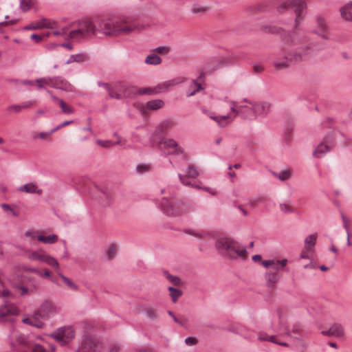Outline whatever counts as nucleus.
<instances>
[{"mask_svg": "<svg viewBox=\"0 0 352 352\" xmlns=\"http://www.w3.org/2000/svg\"><path fill=\"white\" fill-rule=\"evenodd\" d=\"M318 234H311L305 237L304 247L300 251L299 259L308 260L309 263L304 265V268H315L316 265L313 262L315 254V246L316 244Z\"/></svg>", "mask_w": 352, "mask_h": 352, "instance_id": "nucleus-10", "label": "nucleus"}, {"mask_svg": "<svg viewBox=\"0 0 352 352\" xmlns=\"http://www.w3.org/2000/svg\"><path fill=\"white\" fill-rule=\"evenodd\" d=\"M217 62L219 66L226 65L231 63V59L229 57L222 56L218 59Z\"/></svg>", "mask_w": 352, "mask_h": 352, "instance_id": "nucleus-59", "label": "nucleus"}, {"mask_svg": "<svg viewBox=\"0 0 352 352\" xmlns=\"http://www.w3.org/2000/svg\"><path fill=\"white\" fill-rule=\"evenodd\" d=\"M97 144L99 146L105 148H109L115 146V144L111 140H96Z\"/></svg>", "mask_w": 352, "mask_h": 352, "instance_id": "nucleus-51", "label": "nucleus"}, {"mask_svg": "<svg viewBox=\"0 0 352 352\" xmlns=\"http://www.w3.org/2000/svg\"><path fill=\"white\" fill-rule=\"evenodd\" d=\"M185 232L186 234L193 236L197 239H203L205 237V234L203 232L196 230L188 229V230H185Z\"/></svg>", "mask_w": 352, "mask_h": 352, "instance_id": "nucleus-49", "label": "nucleus"}, {"mask_svg": "<svg viewBox=\"0 0 352 352\" xmlns=\"http://www.w3.org/2000/svg\"><path fill=\"white\" fill-rule=\"evenodd\" d=\"M198 175L199 173L196 167L192 164H190L188 167L186 173L185 175L179 174V177L181 183L184 186H190L197 189H203L211 195H216V191L214 189L206 187H201L196 182H192L197 178Z\"/></svg>", "mask_w": 352, "mask_h": 352, "instance_id": "nucleus-13", "label": "nucleus"}, {"mask_svg": "<svg viewBox=\"0 0 352 352\" xmlns=\"http://www.w3.org/2000/svg\"><path fill=\"white\" fill-rule=\"evenodd\" d=\"M164 106V102L162 100H153L148 101L145 106L142 107V113L146 114L149 111H156L162 109Z\"/></svg>", "mask_w": 352, "mask_h": 352, "instance_id": "nucleus-27", "label": "nucleus"}, {"mask_svg": "<svg viewBox=\"0 0 352 352\" xmlns=\"http://www.w3.org/2000/svg\"><path fill=\"white\" fill-rule=\"evenodd\" d=\"M247 104H238L232 100H224L219 103L217 111L219 113L226 114L217 115L212 111L202 107V113L216 122L221 128L229 125L238 115L248 120H256L258 117L265 116L270 111L272 104L267 101L250 102L244 100Z\"/></svg>", "mask_w": 352, "mask_h": 352, "instance_id": "nucleus-1", "label": "nucleus"}, {"mask_svg": "<svg viewBox=\"0 0 352 352\" xmlns=\"http://www.w3.org/2000/svg\"><path fill=\"white\" fill-rule=\"evenodd\" d=\"M0 206L4 211L10 212L13 216H17V213L10 205L7 204H1Z\"/></svg>", "mask_w": 352, "mask_h": 352, "instance_id": "nucleus-57", "label": "nucleus"}, {"mask_svg": "<svg viewBox=\"0 0 352 352\" xmlns=\"http://www.w3.org/2000/svg\"><path fill=\"white\" fill-rule=\"evenodd\" d=\"M352 8V1L346 3L340 8V14L342 19L346 21H352V14L351 10Z\"/></svg>", "mask_w": 352, "mask_h": 352, "instance_id": "nucleus-32", "label": "nucleus"}, {"mask_svg": "<svg viewBox=\"0 0 352 352\" xmlns=\"http://www.w3.org/2000/svg\"><path fill=\"white\" fill-rule=\"evenodd\" d=\"M72 123H73V120L63 122L60 124L58 125L57 126H56L55 128L52 129V132H53V133H54L56 132L57 131L61 129L62 128L71 124Z\"/></svg>", "mask_w": 352, "mask_h": 352, "instance_id": "nucleus-60", "label": "nucleus"}, {"mask_svg": "<svg viewBox=\"0 0 352 352\" xmlns=\"http://www.w3.org/2000/svg\"><path fill=\"white\" fill-rule=\"evenodd\" d=\"M144 310L149 318L154 320L157 318V309L155 307L146 306Z\"/></svg>", "mask_w": 352, "mask_h": 352, "instance_id": "nucleus-42", "label": "nucleus"}, {"mask_svg": "<svg viewBox=\"0 0 352 352\" xmlns=\"http://www.w3.org/2000/svg\"><path fill=\"white\" fill-rule=\"evenodd\" d=\"M36 0H21V8L23 11L26 12L30 10L35 5Z\"/></svg>", "mask_w": 352, "mask_h": 352, "instance_id": "nucleus-43", "label": "nucleus"}, {"mask_svg": "<svg viewBox=\"0 0 352 352\" xmlns=\"http://www.w3.org/2000/svg\"><path fill=\"white\" fill-rule=\"evenodd\" d=\"M114 136L116 137V141L113 142L115 145H120L124 147L126 146V140L122 138L121 136L118 135L116 133L114 134Z\"/></svg>", "mask_w": 352, "mask_h": 352, "instance_id": "nucleus-58", "label": "nucleus"}, {"mask_svg": "<svg viewBox=\"0 0 352 352\" xmlns=\"http://www.w3.org/2000/svg\"><path fill=\"white\" fill-rule=\"evenodd\" d=\"M153 51L158 55L160 54L162 56H166L170 52V47L168 46H159L155 49Z\"/></svg>", "mask_w": 352, "mask_h": 352, "instance_id": "nucleus-47", "label": "nucleus"}, {"mask_svg": "<svg viewBox=\"0 0 352 352\" xmlns=\"http://www.w3.org/2000/svg\"><path fill=\"white\" fill-rule=\"evenodd\" d=\"M209 10V8L207 6H203L199 5H195L192 8V12L194 14H204Z\"/></svg>", "mask_w": 352, "mask_h": 352, "instance_id": "nucleus-50", "label": "nucleus"}, {"mask_svg": "<svg viewBox=\"0 0 352 352\" xmlns=\"http://www.w3.org/2000/svg\"><path fill=\"white\" fill-rule=\"evenodd\" d=\"M58 276L62 280L64 285L68 289H69L72 291H74V292H77L79 290L78 285L74 281H73L72 279L69 278L68 277H67L66 276H65L64 274H63L61 273L58 274Z\"/></svg>", "mask_w": 352, "mask_h": 352, "instance_id": "nucleus-33", "label": "nucleus"}, {"mask_svg": "<svg viewBox=\"0 0 352 352\" xmlns=\"http://www.w3.org/2000/svg\"><path fill=\"white\" fill-rule=\"evenodd\" d=\"M59 105L62 109V111L67 114H72L74 113V108L65 103L63 100H59Z\"/></svg>", "mask_w": 352, "mask_h": 352, "instance_id": "nucleus-45", "label": "nucleus"}, {"mask_svg": "<svg viewBox=\"0 0 352 352\" xmlns=\"http://www.w3.org/2000/svg\"><path fill=\"white\" fill-rule=\"evenodd\" d=\"M42 28H47L50 29V32H47L44 34H33L30 36V38L34 40L36 43H39L42 41L43 37L50 36L52 35L55 36L53 34L54 30H60L59 24L54 21H52L50 19H44L40 21H37L32 23L31 25L27 26L25 29L27 30H34V29H42Z\"/></svg>", "mask_w": 352, "mask_h": 352, "instance_id": "nucleus-11", "label": "nucleus"}, {"mask_svg": "<svg viewBox=\"0 0 352 352\" xmlns=\"http://www.w3.org/2000/svg\"><path fill=\"white\" fill-rule=\"evenodd\" d=\"M278 329L285 331V333L294 340L302 341L305 337V333L299 325H294L292 328L287 326V321L285 317L279 315L278 316Z\"/></svg>", "mask_w": 352, "mask_h": 352, "instance_id": "nucleus-16", "label": "nucleus"}, {"mask_svg": "<svg viewBox=\"0 0 352 352\" xmlns=\"http://www.w3.org/2000/svg\"><path fill=\"white\" fill-rule=\"evenodd\" d=\"M262 198H255L250 199L248 203L247 206L252 209L255 208L261 202H262Z\"/></svg>", "mask_w": 352, "mask_h": 352, "instance_id": "nucleus-55", "label": "nucleus"}, {"mask_svg": "<svg viewBox=\"0 0 352 352\" xmlns=\"http://www.w3.org/2000/svg\"><path fill=\"white\" fill-rule=\"evenodd\" d=\"M33 271L34 274H37L41 278H47L52 282H55V280L52 278V272L47 268H44L43 270H33Z\"/></svg>", "mask_w": 352, "mask_h": 352, "instance_id": "nucleus-38", "label": "nucleus"}, {"mask_svg": "<svg viewBox=\"0 0 352 352\" xmlns=\"http://www.w3.org/2000/svg\"><path fill=\"white\" fill-rule=\"evenodd\" d=\"M175 122L172 120H165L161 122L156 127L155 133L164 134L175 126Z\"/></svg>", "mask_w": 352, "mask_h": 352, "instance_id": "nucleus-26", "label": "nucleus"}, {"mask_svg": "<svg viewBox=\"0 0 352 352\" xmlns=\"http://www.w3.org/2000/svg\"><path fill=\"white\" fill-rule=\"evenodd\" d=\"M288 260L283 258L281 260L270 259L262 261V265L269 268L265 274V278L267 285L270 287H274L280 279L279 272L283 270L287 265Z\"/></svg>", "mask_w": 352, "mask_h": 352, "instance_id": "nucleus-8", "label": "nucleus"}, {"mask_svg": "<svg viewBox=\"0 0 352 352\" xmlns=\"http://www.w3.org/2000/svg\"><path fill=\"white\" fill-rule=\"evenodd\" d=\"M85 56L80 54L72 55L65 62V64L68 65L74 62H81L84 60Z\"/></svg>", "mask_w": 352, "mask_h": 352, "instance_id": "nucleus-52", "label": "nucleus"}, {"mask_svg": "<svg viewBox=\"0 0 352 352\" xmlns=\"http://www.w3.org/2000/svg\"><path fill=\"white\" fill-rule=\"evenodd\" d=\"M253 69L255 73H261L264 70V67L261 65H256Z\"/></svg>", "mask_w": 352, "mask_h": 352, "instance_id": "nucleus-64", "label": "nucleus"}, {"mask_svg": "<svg viewBox=\"0 0 352 352\" xmlns=\"http://www.w3.org/2000/svg\"><path fill=\"white\" fill-rule=\"evenodd\" d=\"M100 30L102 34L107 36H118L127 34L135 31L138 28L137 20L131 16H110L102 18L99 23Z\"/></svg>", "mask_w": 352, "mask_h": 352, "instance_id": "nucleus-2", "label": "nucleus"}, {"mask_svg": "<svg viewBox=\"0 0 352 352\" xmlns=\"http://www.w3.org/2000/svg\"><path fill=\"white\" fill-rule=\"evenodd\" d=\"M285 46L277 54L273 63L278 69L287 68L291 63L299 61L305 53V49L297 47L293 41L289 43V39L285 38Z\"/></svg>", "mask_w": 352, "mask_h": 352, "instance_id": "nucleus-6", "label": "nucleus"}, {"mask_svg": "<svg viewBox=\"0 0 352 352\" xmlns=\"http://www.w3.org/2000/svg\"><path fill=\"white\" fill-rule=\"evenodd\" d=\"M168 315L173 318V319L174 320V321L177 323H179L180 324H184V322L186 321V320H184V318H177L173 311H168Z\"/></svg>", "mask_w": 352, "mask_h": 352, "instance_id": "nucleus-61", "label": "nucleus"}, {"mask_svg": "<svg viewBox=\"0 0 352 352\" xmlns=\"http://www.w3.org/2000/svg\"><path fill=\"white\" fill-rule=\"evenodd\" d=\"M58 240V236L56 234H52L48 236H45L43 232L38 236V241L42 242L45 244H54L56 243Z\"/></svg>", "mask_w": 352, "mask_h": 352, "instance_id": "nucleus-36", "label": "nucleus"}, {"mask_svg": "<svg viewBox=\"0 0 352 352\" xmlns=\"http://www.w3.org/2000/svg\"><path fill=\"white\" fill-rule=\"evenodd\" d=\"M28 106H23V107H27ZM23 107L19 105H12L8 108V111L12 113H18L22 109Z\"/></svg>", "mask_w": 352, "mask_h": 352, "instance_id": "nucleus-62", "label": "nucleus"}, {"mask_svg": "<svg viewBox=\"0 0 352 352\" xmlns=\"http://www.w3.org/2000/svg\"><path fill=\"white\" fill-rule=\"evenodd\" d=\"M19 314V309L15 305L6 303L0 307V321H7L10 316H17Z\"/></svg>", "mask_w": 352, "mask_h": 352, "instance_id": "nucleus-22", "label": "nucleus"}, {"mask_svg": "<svg viewBox=\"0 0 352 352\" xmlns=\"http://www.w3.org/2000/svg\"><path fill=\"white\" fill-rule=\"evenodd\" d=\"M232 332L239 334L244 338H248V334L246 332V329L241 325H235L233 326L230 330Z\"/></svg>", "mask_w": 352, "mask_h": 352, "instance_id": "nucleus-44", "label": "nucleus"}, {"mask_svg": "<svg viewBox=\"0 0 352 352\" xmlns=\"http://www.w3.org/2000/svg\"><path fill=\"white\" fill-rule=\"evenodd\" d=\"M104 86L109 91V95L112 98L121 99L123 97L129 96L131 92H128L126 85L122 82H118L110 86L107 84H104Z\"/></svg>", "mask_w": 352, "mask_h": 352, "instance_id": "nucleus-20", "label": "nucleus"}, {"mask_svg": "<svg viewBox=\"0 0 352 352\" xmlns=\"http://www.w3.org/2000/svg\"><path fill=\"white\" fill-rule=\"evenodd\" d=\"M118 245H116L115 243L111 244L107 250V258L109 260L113 259L116 256V255L118 252Z\"/></svg>", "mask_w": 352, "mask_h": 352, "instance_id": "nucleus-41", "label": "nucleus"}, {"mask_svg": "<svg viewBox=\"0 0 352 352\" xmlns=\"http://www.w3.org/2000/svg\"><path fill=\"white\" fill-rule=\"evenodd\" d=\"M25 256L30 261L44 263L55 271L60 269L58 260L43 249L26 250H25Z\"/></svg>", "mask_w": 352, "mask_h": 352, "instance_id": "nucleus-9", "label": "nucleus"}, {"mask_svg": "<svg viewBox=\"0 0 352 352\" xmlns=\"http://www.w3.org/2000/svg\"><path fill=\"white\" fill-rule=\"evenodd\" d=\"M305 8L306 3L305 0H285L278 6L277 9L278 12L282 13L289 8H294L296 14L295 23L297 25L302 18V12Z\"/></svg>", "mask_w": 352, "mask_h": 352, "instance_id": "nucleus-15", "label": "nucleus"}, {"mask_svg": "<svg viewBox=\"0 0 352 352\" xmlns=\"http://www.w3.org/2000/svg\"><path fill=\"white\" fill-rule=\"evenodd\" d=\"M216 248L221 254L230 258L244 260L248 256L246 249L230 238L219 239L216 243Z\"/></svg>", "mask_w": 352, "mask_h": 352, "instance_id": "nucleus-7", "label": "nucleus"}, {"mask_svg": "<svg viewBox=\"0 0 352 352\" xmlns=\"http://www.w3.org/2000/svg\"><path fill=\"white\" fill-rule=\"evenodd\" d=\"M153 146L168 155H181L184 149L172 138H162L158 142L152 139Z\"/></svg>", "mask_w": 352, "mask_h": 352, "instance_id": "nucleus-14", "label": "nucleus"}, {"mask_svg": "<svg viewBox=\"0 0 352 352\" xmlns=\"http://www.w3.org/2000/svg\"><path fill=\"white\" fill-rule=\"evenodd\" d=\"M321 333L324 336L340 338L344 336V331L342 324L334 323L327 330L322 331Z\"/></svg>", "mask_w": 352, "mask_h": 352, "instance_id": "nucleus-23", "label": "nucleus"}, {"mask_svg": "<svg viewBox=\"0 0 352 352\" xmlns=\"http://www.w3.org/2000/svg\"><path fill=\"white\" fill-rule=\"evenodd\" d=\"M166 278L175 286H180L182 281L179 277L169 274L168 272L164 273Z\"/></svg>", "mask_w": 352, "mask_h": 352, "instance_id": "nucleus-46", "label": "nucleus"}, {"mask_svg": "<svg viewBox=\"0 0 352 352\" xmlns=\"http://www.w3.org/2000/svg\"><path fill=\"white\" fill-rule=\"evenodd\" d=\"M53 132L52 130L49 132H43V131H34L32 133V138L34 140H48Z\"/></svg>", "mask_w": 352, "mask_h": 352, "instance_id": "nucleus-37", "label": "nucleus"}, {"mask_svg": "<svg viewBox=\"0 0 352 352\" xmlns=\"http://www.w3.org/2000/svg\"><path fill=\"white\" fill-rule=\"evenodd\" d=\"M331 149V146L326 142H321L314 151L313 155L315 157L320 158L324 156L325 153L329 152Z\"/></svg>", "mask_w": 352, "mask_h": 352, "instance_id": "nucleus-30", "label": "nucleus"}, {"mask_svg": "<svg viewBox=\"0 0 352 352\" xmlns=\"http://www.w3.org/2000/svg\"><path fill=\"white\" fill-rule=\"evenodd\" d=\"M279 208L283 213H293L295 212V209L288 203L280 204Z\"/></svg>", "mask_w": 352, "mask_h": 352, "instance_id": "nucleus-48", "label": "nucleus"}, {"mask_svg": "<svg viewBox=\"0 0 352 352\" xmlns=\"http://www.w3.org/2000/svg\"><path fill=\"white\" fill-rule=\"evenodd\" d=\"M162 62V58L153 51L146 57L145 63L148 65H158Z\"/></svg>", "mask_w": 352, "mask_h": 352, "instance_id": "nucleus-35", "label": "nucleus"}, {"mask_svg": "<svg viewBox=\"0 0 352 352\" xmlns=\"http://www.w3.org/2000/svg\"><path fill=\"white\" fill-rule=\"evenodd\" d=\"M17 190L21 192L36 193L38 195H41L42 193V190L38 188L37 186L34 183H28L23 185L19 187Z\"/></svg>", "mask_w": 352, "mask_h": 352, "instance_id": "nucleus-29", "label": "nucleus"}, {"mask_svg": "<svg viewBox=\"0 0 352 352\" xmlns=\"http://www.w3.org/2000/svg\"><path fill=\"white\" fill-rule=\"evenodd\" d=\"M99 199L102 204H108L110 199V195L107 192L101 191Z\"/></svg>", "mask_w": 352, "mask_h": 352, "instance_id": "nucleus-54", "label": "nucleus"}, {"mask_svg": "<svg viewBox=\"0 0 352 352\" xmlns=\"http://www.w3.org/2000/svg\"><path fill=\"white\" fill-rule=\"evenodd\" d=\"M62 345L66 344L74 338V330L72 327H64L57 329L51 336Z\"/></svg>", "mask_w": 352, "mask_h": 352, "instance_id": "nucleus-19", "label": "nucleus"}, {"mask_svg": "<svg viewBox=\"0 0 352 352\" xmlns=\"http://www.w3.org/2000/svg\"><path fill=\"white\" fill-rule=\"evenodd\" d=\"M274 176L282 182L289 179L292 175L291 169L283 170L278 173H274Z\"/></svg>", "mask_w": 352, "mask_h": 352, "instance_id": "nucleus-39", "label": "nucleus"}, {"mask_svg": "<svg viewBox=\"0 0 352 352\" xmlns=\"http://www.w3.org/2000/svg\"><path fill=\"white\" fill-rule=\"evenodd\" d=\"M185 343L188 346H193L197 343V340L193 337H188L185 339Z\"/></svg>", "mask_w": 352, "mask_h": 352, "instance_id": "nucleus-63", "label": "nucleus"}, {"mask_svg": "<svg viewBox=\"0 0 352 352\" xmlns=\"http://www.w3.org/2000/svg\"><path fill=\"white\" fill-rule=\"evenodd\" d=\"M103 345L95 337L86 336L77 352H102Z\"/></svg>", "mask_w": 352, "mask_h": 352, "instance_id": "nucleus-18", "label": "nucleus"}, {"mask_svg": "<svg viewBox=\"0 0 352 352\" xmlns=\"http://www.w3.org/2000/svg\"><path fill=\"white\" fill-rule=\"evenodd\" d=\"M160 206L164 212L168 216H179L190 211L189 206L182 202H174L171 199L163 197Z\"/></svg>", "mask_w": 352, "mask_h": 352, "instance_id": "nucleus-12", "label": "nucleus"}, {"mask_svg": "<svg viewBox=\"0 0 352 352\" xmlns=\"http://www.w3.org/2000/svg\"><path fill=\"white\" fill-rule=\"evenodd\" d=\"M29 280V283L20 284L16 287L17 294L22 298H25L34 294L38 289V286L34 278H30Z\"/></svg>", "mask_w": 352, "mask_h": 352, "instance_id": "nucleus-21", "label": "nucleus"}, {"mask_svg": "<svg viewBox=\"0 0 352 352\" xmlns=\"http://www.w3.org/2000/svg\"><path fill=\"white\" fill-rule=\"evenodd\" d=\"M52 87L63 89L66 91H73L72 85L68 81L60 77H53Z\"/></svg>", "mask_w": 352, "mask_h": 352, "instance_id": "nucleus-25", "label": "nucleus"}, {"mask_svg": "<svg viewBox=\"0 0 352 352\" xmlns=\"http://www.w3.org/2000/svg\"><path fill=\"white\" fill-rule=\"evenodd\" d=\"M41 232H38V231H35V230H28V231H26L25 233H24V235L26 236V237H29L31 239L34 240V239H37L38 241V236L39 235H41Z\"/></svg>", "mask_w": 352, "mask_h": 352, "instance_id": "nucleus-53", "label": "nucleus"}, {"mask_svg": "<svg viewBox=\"0 0 352 352\" xmlns=\"http://www.w3.org/2000/svg\"><path fill=\"white\" fill-rule=\"evenodd\" d=\"M25 84L30 85H36L39 89L44 88L45 86H50L52 87L53 77L47 76L44 78H38L34 81H26Z\"/></svg>", "mask_w": 352, "mask_h": 352, "instance_id": "nucleus-28", "label": "nucleus"}, {"mask_svg": "<svg viewBox=\"0 0 352 352\" xmlns=\"http://www.w3.org/2000/svg\"><path fill=\"white\" fill-rule=\"evenodd\" d=\"M151 170V167L147 164H139L136 167V170L138 173H144L148 172Z\"/></svg>", "mask_w": 352, "mask_h": 352, "instance_id": "nucleus-56", "label": "nucleus"}, {"mask_svg": "<svg viewBox=\"0 0 352 352\" xmlns=\"http://www.w3.org/2000/svg\"><path fill=\"white\" fill-rule=\"evenodd\" d=\"M317 33L324 39H330V32L326 21L323 19H318L317 21Z\"/></svg>", "mask_w": 352, "mask_h": 352, "instance_id": "nucleus-24", "label": "nucleus"}, {"mask_svg": "<svg viewBox=\"0 0 352 352\" xmlns=\"http://www.w3.org/2000/svg\"><path fill=\"white\" fill-rule=\"evenodd\" d=\"M102 21V19H99L94 22L87 20L78 23V28L73 30H69L67 27H60V30H54L53 34L55 36H60L64 39H75L80 40L90 36H96L102 34L100 30L99 23Z\"/></svg>", "mask_w": 352, "mask_h": 352, "instance_id": "nucleus-3", "label": "nucleus"}, {"mask_svg": "<svg viewBox=\"0 0 352 352\" xmlns=\"http://www.w3.org/2000/svg\"><path fill=\"white\" fill-rule=\"evenodd\" d=\"M168 290L169 292V295L171 298V300L173 302H176L182 295V292L181 290L176 289L173 287H168Z\"/></svg>", "mask_w": 352, "mask_h": 352, "instance_id": "nucleus-40", "label": "nucleus"}, {"mask_svg": "<svg viewBox=\"0 0 352 352\" xmlns=\"http://www.w3.org/2000/svg\"><path fill=\"white\" fill-rule=\"evenodd\" d=\"M204 77V73L201 72L200 74L199 78H197V80H193L192 87L194 88V90L192 91L191 92H188L187 94L188 96H194L196 93L204 89V85L202 84Z\"/></svg>", "mask_w": 352, "mask_h": 352, "instance_id": "nucleus-31", "label": "nucleus"}, {"mask_svg": "<svg viewBox=\"0 0 352 352\" xmlns=\"http://www.w3.org/2000/svg\"><path fill=\"white\" fill-rule=\"evenodd\" d=\"M13 347H16L19 352H49L54 351V346L49 344L42 337L18 333L14 341L12 342Z\"/></svg>", "mask_w": 352, "mask_h": 352, "instance_id": "nucleus-5", "label": "nucleus"}, {"mask_svg": "<svg viewBox=\"0 0 352 352\" xmlns=\"http://www.w3.org/2000/svg\"><path fill=\"white\" fill-rule=\"evenodd\" d=\"M258 339L260 341H269L273 343H276L282 346H287V344L285 342H278L276 340V337L274 336H269L267 333L263 331L258 333Z\"/></svg>", "mask_w": 352, "mask_h": 352, "instance_id": "nucleus-34", "label": "nucleus"}, {"mask_svg": "<svg viewBox=\"0 0 352 352\" xmlns=\"http://www.w3.org/2000/svg\"><path fill=\"white\" fill-rule=\"evenodd\" d=\"M59 311L60 308L54 302L45 300L31 316H24L22 322L37 329H43L45 327L43 320H49Z\"/></svg>", "mask_w": 352, "mask_h": 352, "instance_id": "nucleus-4", "label": "nucleus"}, {"mask_svg": "<svg viewBox=\"0 0 352 352\" xmlns=\"http://www.w3.org/2000/svg\"><path fill=\"white\" fill-rule=\"evenodd\" d=\"M186 80L184 77H177L172 80L164 82L161 84H159L154 89L148 87V88H142L140 89L138 93L140 94H153L160 93L162 91L169 89L170 87L176 86L179 84L184 82Z\"/></svg>", "mask_w": 352, "mask_h": 352, "instance_id": "nucleus-17", "label": "nucleus"}]
</instances>
